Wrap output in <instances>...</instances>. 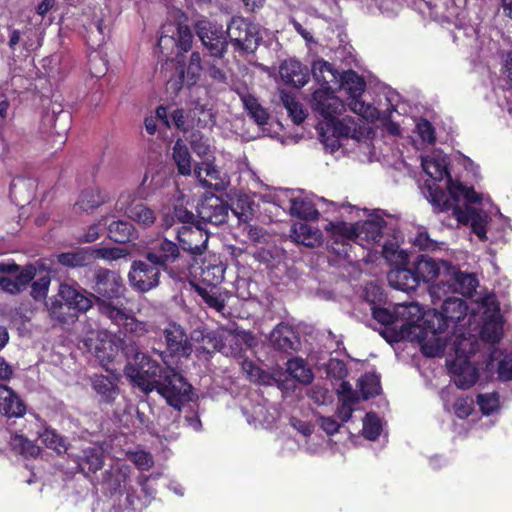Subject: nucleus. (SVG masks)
Here are the masks:
<instances>
[{
  "instance_id": "obj_37",
  "label": "nucleus",
  "mask_w": 512,
  "mask_h": 512,
  "mask_svg": "<svg viewBox=\"0 0 512 512\" xmlns=\"http://www.w3.org/2000/svg\"><path fill=\"white\" fill-rule=\"evenodd\" d=\"M110 379L106 376H95L92 380V387L95 392L102 398L105 402H112L119 394V390L116 385V381L120 377V373L118 372V377L116 378L113 374Z\"/></svg>"
},
{
  "instance_id": "obj_20",
  "label": "nucleus",
  "mask_w": 512,
  "mask_h": 512,
  "mask_svg": "<svg viewBox=\"0 0 512 512\" xmlns=\"http://www.w3.org/2000/svg\"><path fill=\"white\" fill-rule=\"evenodd\" d=\"M200 185L217 191L224 190L230 183L229 176L219 170L212 161L197 163L193 169Z\"/></svg>"
},
{
  "instance_id": "obj_21",
  "label": "nucleus",
  "mask_w": 512,
  "mask_h": 512,
  "mask_svg": "<svg viewBox=\"0 0 512 512\" xmlns=\"http://www.w3.org/2000/svg\"><path fill=\"white\" fill-rule=\"evenodd\" d=\"M168 351L178 357H189L193 351L192 344L183 329L176 322H168L163 329Z\"/></svg>"
},
{
  "instance_id": "obj_50",
  "label": "nucleus",
  "mask_w": 512,
  "mask_h": 512,
  "mask_svg": "<svg viewBox=\"0 0 512 512\" xmlns=\"http://www.w3.org/2000/svg\"><path fill=\"white\" fill-rule=\"evenodd\" d=\"M382 431V421L375 413H367L363 419V436L371 441L376 440Z\"/></svg>"
},
{
  "instance_id": "obj_33",
  "label": "nucleus",
  "mask_w": 512,
  "mask_h": 512,
  "mask_svg": "<svg viewBox=\"0 0 512 512\" xmlns=\"http://www.w3.org/2000/svg\"><path fill=\"white\" fill-rule=\"evenodd\" d=\"M130 467L121 461H115L109 471H106L104 485L111 493L126 488L129 479Z\"/></svg>"
},
{
  "instance_id": "obj_13",
  "label": "nucleus",
  "mask_w": 512,
  "mask_h": 512,
  "mask_svg": "<svg viewBox=\"0 0 512 512\" xmlns=\"http://www.w3.org/2000/svg\"><path fill=\"white\" fill-rule=\"evenodd\" d=\"M101 314L107 316L118 326L123 327L124 331L134 337H142L149 332L147 322L138 320L133 314L126 310L122 305L112 304L103 300L99 304Z\"/></svg>"
},
{
  "instance_id": "obj_24",
  "label": "nucleus",
  "mask_w": 512,
  "mask_h": 512,
  "mask_svg": "<svg viewBox=\"0 0 512 512\" xmlns=\"http://www.w3.org/2000/svg\"><path fill=\"white\" fill-rule=\"evenodd\" d=\"M450 263L441 259H435L428 255H420L414 262V269L419 282H431L440 275L446 276V268Z\"/></svg>"
},
{
  "instance_id": "obj_12",
  "label": "nucleus",
  "mask_w": 512,
  "mask_h": 512,
  "mask_svg": "<svg viewBox=\"0 0 512 512\" xmlns=\"http://www.w3.org/2000/svg\"><path fill=\"white\" fill-rule=\"evenodd\" d=\"M157 391L166 399L170 406L178 411L186 403L192 401L194 396L192 386L173 369H167Z\"/></svg>"
},
{
  "instance_id": "obj_22",
  "label": "nucleus",
  "mask_w": 512,
  "mask_h": 512,
  "mask_svg": "<svg viewBox=\"0 0 512 512\" xmlns=\"http://www.w3.org/2000/svg\"><path fill=\"white\" fill-rule=\"evenodd\" d=\"M177 239L184 251L197 256L206 250L209 236L199 225L182 226L177 230Z\"/></svg>"
},
{
  "instance_id": "obj_7",
  "label": "nucleus",
  "mask_w": 512,
  "mask_h": 512,
  "mask_svg": "<svg viewBox=\"0 0 512 512\" xmlns=\"http://www.w3.org/2000/svg\"><path fill=\"white\" fill-rule=\"evenodd\" d=\"M477 286L478 280L475 274L460 271L456 266L450 264L446 268L445 279L429 287V295L432 303L436 305L443 297L454 293L470 297Z\"/></svg>"
},
{
  "instance_id": "obj_55",
  "label": "nucleus",
  "mask_w": 512,
  "mask_h": 512,
  "mask_svg": "<svg viewBox=\"0 0 512 512\" xmlns=\"http://www.w3.org/2000/svg\"><path fill=\"white\" fill-rule=\"evenodd\" d=\"M414 133L417 136V141L421 144H433L435 142V129L433 125L426 119H419L416 122Z\"/></svg>"
},
{
  "instance_id": "obj_23",
  "label": "nucleus",
  "mask_w": 512,
  "mask_h": 512,
  "mask_svg": "<svg viewBox=\"0 0 512 512\" xmlns=\"http://www.w3.org/2000/svg\"><path fill=\"white\" fill-rule=\"evenodd\" d=\"M197 213L204 223L218 226L226 222L228 207L221 198L210 195L200 202L197 207Z\"/></svg>"
},
{
  "instance_id": "obj_59",
  "label": "nucleus",
  "mask_w": 512,
  "mask_h": 512,
  "mask_svg": "<svg viewBox=\"0 0 512 512\" xmlns=\"http://www.w3.org/2000/svg\"><path fill=\"white\" fill-rule=\"evenodd\" d=\"M190 116L193 118L194 128H205L214 122L211 110L202 105H196L191 109Z\"/></svg>"
},
{
  "instance_id": "obj_32",
  "label": "nucleus",
  "mask_w": 512,
  "mask_h": 512,
  "mask_svg": "<svg viewBox=\"0 0 512 512\" xmlns=\"http://www.w3.org/2000/svg\"><path fill=\"white\" fill-rule=\"evenodd\" d=\"M341 405L337 410V415L341 422H347L353 412V406L360 401L357 391L352 389L350 383L343 381L337 389Z\"/></svg>"
},
{
  "instance_id": "obj_46",
  "label": "nucleus",
  "mask_w": 512,
  "mask_h": 512,
  "mask_svg": "<svg viewBox=\"0 0 512 512\" xmlns=\"http://www.w3.org/2000/svg\"><path fill=\"white\" fill-rule=\"evenodd\" d=\"M360 400H367L380 392V380L376 374L367 373L358 380Z\"/></svg>"
},
{
  "instance_id": "obj_5",
  "label": "nucleus",
  "mask_w": 512,
  "mask_h": 512,
  "mask_svg": "<svg viewBox=\"0 0 512 512\" xmlns=\"http://www.w3.org/2000/svg\"><path fill=\"white\" fill-rule=\"evenodd\" d=\"M201 334V340L204 346L196 348V352L209 353L210 348L219 351L223 355L236 357L241 354L244 349L254 344V337L250 332L244 330H230L220 327L207 334Z\"/></svg>"
},
{
  "instance_id": "obj_45",
  "label": "nucleus",
  "mask_w": 512,
  "mask_h": 512,
  "mask_svg": "<svg viewBox=\"0 0 512 512\" xmlns=\"http://www.w3.org/2000/svg\"><path fill=\"white\" fill-rule=\"evenodd\" d=\"M109 238L117 243L131 241L135 237L133 225L127 221H113L108 226Z\"/></svg>"
},
{
  "instance_id": "obj_28",
  "label": "nucleus",
  "mask_w": 512,
  "mask_h": 512,
  "mask_svg": "<svg viewBox=\"0 0 512 512\" xmlns=\"http://www.w3.org/2000/svg\"><path fill=\"white\" fill-rule=\"evenodd\" d=\"M282 191L289 199L291 215L309 220L318 218L319 212L315 204L308 197L295 195V191L290 189H284Z\"/></svg>"
},
{
  "instance_id": "obj_39",
  "label": "nucleus",
  "mask_w": 512,
  "mask_h": 512,
  "mask_svg": "<svg viewBox=\"0 0 512 512\" xmlns=\"http://www.w3.org/2000/svg\"><path fill=\"white\" fill-rule=\"evenodd\" d=\"M238 95L242 101L245 110L248 112L250 117L258 124L264 125L267 123L269 114L258 102L252 94L247 90L239 91Z\"/></svg>"
},
{
  "instance_id": "obj_53",
  "label": "nucleus",
  "mask_w": 512,
  "mask_h": 512,
  "mask_svg": "<svg viewBox=\"0 0 512 512\" xmlns=\"http://www.w3.org/2000/svg\"><path fill=\"white\" fill-rule=\"evenodd\" d=\"M84 456L79 463L82 469L87 468L90 472H96L103 465L102 452L99 448L91 447L84 450Z\"/></svg>"
},
{
  "instance_id": "obj_18",
  "label": "nucleus",
  "mask_w": 512,
  "mask_h": 512,
  "mask_svg": "<svg viewBox=\"0 0 512 512\" xmlns=\"http://www.w3.org/2000/svg\"><path fill=\"white\" fill-rule=\"evenodd\" d=\"M160 273L158 265L134 261L128 274L129 283L139 292H148L158 286Z\"/></svg>"
},
{
  "instance_id": "obj_26",
  "label": "nucleus",
  "mask_w": 512,
  "mask_h": 512,
  "mask_svg": "<svg viewBox=\"0 0 512 512\" xmlns=\"http://www.w3.org/2000/svg\"><path fill=\"white\" fill-rule=\"evenodd\" d=\"M58 296L68 309L86 312L92 306L91 299L80 291L77 284L62 283L58 290Z\"/></svg>"
},
{
  "instance_id": "obj_62",
  "label": "nucleus",
  "mask_w": 512,
  "mask_h": 512,
  "mask_svg": "<svg viewBox=\"0 0 512 512\" xmlns=\"http://www.w3.org/2000/svg\"><path fill=\"white\" fill-rule=\"evenodd\" d=\"M189 142L191 148L199 157L207 156L211 152L209 139L204 137L200 132H193Z\"/></svg>"
},
{
  "instance_id": "obj_47",
  "label": "nucleus",
  "mask_w": 512,
  "mask_h": 512,
  "mask_svg": "<svg viewBox=\"0 0 512 512\" xmlns=\"http://www.w3.org/2000/svg\"><path fill=\"white\" fill-rule=\"evenodd\" d=\"M281 100L288 112V115L295 124H300L306 119L308 115L306 109L293 95L283 93L281 95Z\"/></svg>"
},
{
  "instance_id": "obj_38",
  "label": "nucleus",
  "mask_w": 512,
  "mask_h": 512,
  "mask_svg": "<svg viewBox=\"0 0 512 512\" xmlns=\"http://www.w3.org/2000/svg\"><path fill=\"white\" fill-rule=\"evenodd\" d=\"M172 159L179 174L183 176L191 175L192 158L187 145L182 139H178L172 147Z\"/></svg>"
},
{
  "instance_id": "obj_58",
  "label": "nucleus",
  "mask_w": 512,
  "mask_h": 512,
  "mask_svg": "<svg viewBox=\"0 0 512 512\" xmlns=\"http://www.w3.org/2000/svg\"><path fill=\"white\" fill-rule=\"evenodd\" d=\"M477 403L484 415H492L499 410V396L497 393L479 394Z\"/></svg>"
},
{
  "instance_id": "obj_16",
  "label": "nucleus",
  "mask_w": 512,
  "mask_h": 512,
  "mask_svg": "<svg viewBox=\"0 0 512 512\" xmlns=\"http://www.w3.org/2000/svg\"><path fill=\"white\" fill-rule=\"evenodd\" d=\"M170 64L175 68L176 73L169 78L167 85L173 91H179L184 84L188 86L194 85L200 79L202 61L199 52H193L190 55L187 67L180 61L175 62L172 60Z\"/></svg>"
},
{
  "instance_id": "obj_14",
  "label": "nucleus",
  "mask_w": 512,
  "mask_h": 512,
  "mask_svg": "<svg viewBox=\"0 0 512 512\" xmlns=\"http://www.w3.org/2000/svg\"><path fill=\"white\" fill-rule=\"evenodd\" d=\"M93 290L98 295V305L103 300L114 304L113 299H118L123 295V280L119 273L105 268H99L94 274Z\"/></svg>"
},
{
  "instance_id": "obj_1",
  "label": "nucleus",
  "mask_w": 512,
  "mask_h": 512,
  "mask_svg": "<svg viewBox=\"0 0 512 512\" xmlns=\"http://www.w3.org/2000/svg\"><path fill=\"white\" fill-rule=\"evenodd\" d=\"M448 158L440 150L421 157V165L433 183L426 182L423 194L440 211H449L461 224H469L473 233L481 240H487L488 214L472 204L479 195L459 181H453L448 171Z\"/></svg>"
},
{
  "instance_id": "obj_44",
  "label": "nucleus",
  "mask_w": 512,
  "mask_h": 512,
  "mask_svg": "<svg viewBox=\"0 0 512 512\" xmlns=\"http://www.w3.org/2000/svg\"><path fill=\"white\" fill-rule=\"evenodd\" d=\"M58 263L65 267H84L90 263L89 248H82L71 252L56 255Z\"/></svg>"
},
{
  "instance_id": "obj_8",
  "label": "nucleus",
  "mask_w": 512,
  "mask_h": 512,
  "mask_svg": "<svg viewBox=\"0 0 512 512\" xmlns=\"http://www.w3.org/2000/svg\"><path fill=\"white\" fill-rule=\"evenodd\" d=\"M193 35L186 23V17L180 12L173 13L161 27L158 47L162 54H168L174 48L182 52L190 50Z\"/></svg>"
},
{
  "instance_id": "obj_52",
  "label": "nucleus",
  "mask_w": 512,
  "mask_h": 512,
  "mask_svg": "<svg viewBox=\"0 0 512 512\" xmlns=\"http://www.w3.org/2000/svg\"><path fill=\"white\" fill-rule=\"evenodd\" d=\"M194 218V214L185 207L175 206L173 216L167 214L163 217V226L165 229L170 228L175 222L174 219L182 223V226H193Z\"/></svg>"
},
{
  "instance_id": "obj_35",
  "label": "nucleus",
  "mask_w": 512,
  "mask_h": 512,
  "mask_svg": "<svg viewBox=\"0 0 512 512\" xmlns=\"http://www.w3.org/2000/svg\"><path fill=\"white\" fill-rule=\"evenodd\" d=\"M312 74L320 85V88L332 87V84H338L339 76L337 70L332 64L322 59L316 60L312 65Z\"/></svg>"
},
{
  "instance_id": "obj_9",
  "label": "nucleus",
  "mask_w": 512,
  "mask_h": 512,
  "mask_svg": "<svg viewBox=\"0 0 512 512\" xmlns=\"http://www.w3.org/2000/svg\"><path fill=\"white\" fill-rule=\"evenodd\" d=\"M133 359L136 361V365L127 364L124 368L125 376L145 393L157 390L167 369L163 370L156 361L140 352L138 358Z\"/></svg>"
},
{
  "instance_id": "obj_6",
  "label": "nucleus",
  "mask_w": 512,
  "mask_h": 512,
  "mask_svg": "<svg viewBox=\"0 0 512 512\" xmlns=\"http://www.w3.org/2000/svg\"><path fill=\"white\" fill-rule=\"evenodd\" d=\"M456 358L448 361L447 366L452 381L460 389L472 387L478 380V369L468 360V355L474 353V341L471 338H456L453 340Z\"/></svg>"
},
{
  "instance_id": "obj_40",
  "label": "nucleus",
  "mask_w": 512,
  "mask_h": 512,
  "mask_svg": "<svg viewBox=\"0 0 512 512\" xmlns=\"http://www.w3.org/2000/svg\"><path fill=\"white\" fill-rule=\"evenodd\" d=\"M107 199V194L99 188H89L81 192L78 201L75 203V209L87 212L99 207Z\"/></svg>"
},
{
  "instance_id": "obj_31",
  "label": "nucleus",
  "mask_w": 512,
  "mask_h": 512,
  "mask_svg": "<svg viewBox=\"0 0 512 512\" xmlns=\"http://www.w3.org/2000/svg\"><path fill=\"white\" fill-rule=\"evenodd\" d=\"M25 411L22 400L9 387L0 385V413L8 417H21Z\"/></svg>"
},
{
  "instance_id": "obj_29",
  "label": "nucleus",
  "mask_w": 512,
  "mask_h": 512,
  "mask_svg": "<svg viewBox=\"0 0 512 512\" xmlns=\"http://www.w3.org/2000/svg\"><path fill=\"white\" fill-rule=\"evenodd\" d=\"M272 345L283 352L295 351L299 345V338L293 328L285 323H280L271 332Z\"/></svg>"
},
{
  "instance_id": "obj_17",
  "label": "nucleus",
  "mask_w": 512,
  "mask_h": 512,
  "mask_svg": "<svg viewBox=\"0 0 512 512\" xmlns=\"http://www.w3.org/2000/svg\"><path fill=\"white\" fill-rule=\"evenodd\" d=\"M195 31L203 45L210 51L212 56H223L228 42L226 39V32L222 30L221 26L203 19L196 22Z\"/></svg>"
},
{
  "instance_id": "obj_42",
  "label": "nucleus",
  "mask_w": 512,
  "mask_h": 512,
  "mask_svg": "<svg viewBox=\"0 0 512 512\" xmlns=\"http://www.w3.org/2000/svg\"><path fill=\"white\" fill-rule=\"evenodd\" d=\"M397 321H402V327L412 326L423 317L422 307L414 302L396 305Z\"/></svg>"
},
{
  "instance_id": "obj_61",
  "label": "nucleus",
  "mask_w": 512,
  "mask_h": 512,
  "mask_svg": "<svg viewBox=\"0 0 512 512\" xmlns=\"http://www.w3.org/2000/svg\"><path fill=\"white\" fill-rule=\"evenodd\" d=\"M373 318L382 325H390L397 322L396 305L391 308L372 306Z\"/></svg>"
},
{
  "instance_id": "obj_63",
  "label": "nucleus",
  "mask_w": 512,
  "mask_h": 512,
  "mask_svg": "<svg viewBox=\"0 0 512 512\" xmlns=\"http://www.w3.org/2000/svg\"><path fill=\"white\" fill-rule=\"evenodd\" d=\"M39 438L41 442L49 449L55 450L60 453L65 450V445L62 438L52 429H45Z\"/></svg>"
},
{
  "instance_id": "obj_48",
  "label": "nucleus",
  "mask_w": 512,
  "mask_h": 512,
  "mask_svg": "<svg viewBox=\"0 0 512 512\" xmlns=\"http://www.w3.org/2000/svg\"><path fill=\"white\" fill-rule=\"evenodd\" d=\"M90 260L102 259L105 261H116L126 257L129 252L120 247H89Z\"/></svg>"
},
{
  "instance_id": "obj_64",
  "label": "nucleus",
  "mask_w": 512,
  "mask_h": 512,
  "mask_svg": "<svg viewBox=\"0 0 512 512\" xmlns=\"http://www.w3.org/2000/svg\"><path fill=\"white\" fill-rule=\"evenodd\" d=\"M171 118L174 125L184 132L194 129V122L190 112L186 115L183 109H175L171 114Z\"/></svg>"
},
{
  "instance_id": "obj_25",
  "label": "nucleus",
  "mask_w": 512,
  "mask_h": 512,
  "mask_svg": "<svg viewBox=\"0 0 512 512\" xmlns=\"http://www.w3.org/2000/svg\"><path fill=\"white\" fill-rule=\"evenodd\" d=\"M178 256L179 248L177 244L166 238L155 242L146 253V259L159 267L174 262Z\"/></svg>"
},
{
  "instance_id": "obj_57",
  "label": "nucleus",
  "mask_w": 512,
  "mask_h": 512,
  "mask_svg": "<svg viewBox=\"0 0 512 512\" xmlns=\"http://www.w3.org/2000/svg\"><path fill=\"white\" fill-rule=\"evenodd\" d=\"M307 396L317 405H326L333 401V394L322 384L316 383L307 390Z\"/></svg>"
},
{
  "instance_id": "obj_49",
  "label": "nucleus",
  "mask_w": 512,
  "mask_h": 512,
  "mask_svg": "<svg viewBox=\"0 0 512 512\" xmlns=\"http://www.w3.org/2000/svg\"><path fill=\"white\" fill-rule=\"evenodd\" d=\"M288 373L302 383H308L312 380L313 374L306 363L299 358L290 359L287 362Z\"/></svg>"
},
{
  "instance_id": "obj_30",
  "label": "nucleus",
  "mask_w": 512,
  "mask_h": 512,
  "mask_svg": "<svg viewBox=\"0 0 512 512\" xmlns=\"http://www.w3.org/2000/svg\"><path fill=\"white\" fill-rule=\"evenodd\" d=\"M388 281L392 287L404 292L414 291L420 283L415 269L405 267L392 269L388 273Z\"/></svg>"
},
{
  "instance_id": "obj_15",
  "label": "nucleus",
  "mask_w": 512,
  "mask_h": 512,
  "mask_svg": "<svg viewBox=\"0 0 512 512\" xmlns=\"http://www.w3.org/2000/svg\"><path fill=\"white\" fill-rule=\"evenodd\" d=\"M226 34L236 49L245 51L252 49L261 39L257 26L242 17L232 18Z\"/></svg>"
},
{
  "instance_id": "obj_41",
  "label": "nucleus",
  "mask_w": 512,
  "mask_h": 512,
  "mask_svg": "<svg viewBox=\"0 0 512 512\" xmlns=\"http://www.w3.org/2000/svg\"><path fill=\"white\" fill-rule=\"evenodd\" d=\"M33 276L31 269H25L14 278L8 276L0 277V289L10 294H18L26 288L33 279Z\"/></svg>"
},
{
  "instance_id": "obj_34",
  "label": "nucleus",
  "mask_w": 512,
  "mask_h": 512,
  "mask_svg": "<svg viewBox=\"0 0 512 512\" xmlns=\"http://www.w3.org/2000/svg\"><path fill=\"white\" fill-rule=\"evenodd\" d=\"M292 237L298 244L307 247H318L322 243V233L319 229L307 224H295L292 229Z\"/></svg>"
},
{
  "instance_id": "obj_4",
  "label": "nucleus",
  "mask_w": 512,
  "mask_h": 512,
  "mask_svg": "<svg viewBox=\"0 0 512 512\" xmlns=\"http://www.w3.org/2000/svg\"><path fill=\"white\" fill-rule=\"evenodd\" d=\"M384 225L385 221L381 216L371 215L367 220L355 224L330 222L325 230L336 244L345 246L354 242L367 247L381 239Z\"/></svg>"
},
{
  "instance_id": "obj_11",
  "label": "nucleus",
  "mask_w": 512,
  "mask_h": 512,
  "mask_svg": "<svg viewBox=\"0 0 512 512\" xmlns=\"http://www.w3.org/2000/svg\"><path fill=\"white\" fill-rule=\"evenodd\" d=\"M140 199H144L140 189L136 191H123L116 205L129 219L141 227L149 228L157 219L156 212L145 203L139 201Z\"/></svg>"
},
{
  "instance_id": "obj_51",
  "label": "nucleus",
  "mask_w": 512,
  "mask_h": 512,
  "mask_svg": "<svg viewBox=\"0 0 512 512\" xmlns=\"http://www.w3.org/2000/svg\"><path fill=\"white\" fill-rule=\"evenodd\" d=\"M349 108L367 121H374L378 118V110L371 104L362 101L360 97L350 99Z\"/></svg>"
},
{
  "instance_id": "obj_2",
  "label": "nucleus",
  "mask_w": 512,
  "mask_h": 512,
  "mask_svg": "<svg viewBox=\"0 0 512 512\" xmlns=\"http://www.w3.org/2000/svg\"><path fill=\"white\" fill-rule=\"evenodd\" d=\"M313 109L323 117L318 124L320 141L331 152L340 147L342 138L361 142L369 138L370 127L363 121L351 117L337 119L345 111L344 102L335 95L332 87L319 88L313 93Z\"/></svg>"
},
{
  "instance_id": "obj_27",
  "label": "nucleus",
  "mask_w": 512,
  "mask_h": 512,
  "mask_svg": "<svg viewBox=\"0 0 512 512\" xmlns=\"http://www.w3.org/2000/svg\"><path fill=\"white\" fill-rule=\"evenodd\" d=\"M279 73L285 83L295 87H303L309 80L308 68L295 59L285 60Z\"/></svg>"
},
{
  "instance_id": "obj_3",
  "label": "nucleus",
  "mask_w": 512,
  "mask_h": 512,
  "mask_svg": "<svg viewBox=\"0 0 512 512\" xmlns=\"http://www.w3.org/2000/svg\"><path fill=\"white\" fill-rule=\"evenodd\" d=\"M84 346L92 353L106 369V371L118 377V370L114 362L120 356L125 358H138L139 347L132 339H121L106 330H93L83 339Z\"/></svg>"
},
{
  "instance_id": "obj_43",
  "label": "nucleus",
  "mask_w": 512,
  "mask_h": 512,
  "mask_svg": "<svg viewBox=\"0 0 512 512\" xmlns=\"http://www.w3.org/2000/svg\"><path fill=\"white\" fill-rule=\"evenodd\" d=\"M498 360V376L503 381L512 380V349L504 353L500 349H494L490 354V361L488 365H492L494 361Z\"/></svg>"
},
{
  "instance_id": "obj_36",
  "label": "nucleus",
  "mask_w": 512,
  "mask_h": 512,
  "mask_svg": "<svg viewBox=\"0 0 512 512\" xmlns=\"http://www.w3.org/2000/svg\"><path fill=\"white\" fill-rule=\"evenodd\" d=\"M337 85L347 92L349 99L361 97L366 88L364 79L352 70L340 74Z\"/></svg>"
},
{
  "instance_id": "obj_60",
  "label": "nucleus",
  "mask_w": 512,
  "mask_h": 512,
  "mask_svg": "<svg viewBox=\"0 0 512 512\" xmlns=\"http://www.w3.org/2000/svg\"><path fill=\"white\" fill-rule=\"evenodd\" d=\"M382 254L386 260L396 265H404L408 262V254L406 251L399 249L394 244H385L382 249Z\"/></svg>"
},
{
  "instance_id": "obj_10",
  "label": "nucleus",
  "mask_w": 512,
  "mask_h": 512,
  "mask_svg": "<svg viewBox=\"0 0 512 512\" xmlns=\"http://www.w3.org/2000/svg\"><path fill=\"white\" fill-rule=\"evenodd\" d=\"M440 302H443L441 305V311L434 312L432 315L428 316L429 323L433 326L438 325L440 329H447L453 334L456 338H463L462 334L457 335V323L463 320L468 311V306L466 302L460 298L452 297L447 295L442 298Z\"/></svg>"
},
{
  "instance_id": "obj_54",
  "label": "nucleus",
  "mask_w": 512,
  "mask_h": 512,
  "mask_svg": "<svg viewBox=\"0 0 512 512\" xmlns=\"http://www.w3.org/2000/svg\"><path fill=\"white\" fill-rule=\"evenodd\" d=\"M503 326L498 317L484 323L481 330V338L487 342L496 343L502 336Z\"/></svg>"
},
{
  "instance_id": "obj_19",
  "label": "nucleus",
  "mask_w": 512,
  "mask_h": 512,
  "mask_svg": "<svg viewBox=\"0 0 512 512\" xmlns=\"http://www.w3.org/2000/svg\"><path fill=\"white\" fill-rule=\"evenodd\" d=\"M425 331L420 337L421 351L428 357H440L444 354L448 345V338L451 331L443 328H438V325L433 326L429 323V319H425Z\"/></svg>"
},
{
  "instance_id": "obj_56",
  "label": "nucleus",
  "mask_w": 512,
  "mask_h": 512,
  "mask_svg": "<svg viewBox=\"0 0 512 512\" xmlns=\"http://www.w3.org/2000/svg\"><path fill=\"white\" fill-rule=\"evenodd\" d=\"M11 446L14 450L25 456H37L39 454L40 448L35 445L32 441L23 437L22 435H14L11 438Z\"/></svg>"
}]
</instances>
